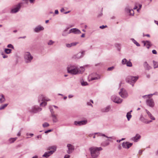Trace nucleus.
Masks as SVG:
<instances>
[{"mask_svg":"<svg viewBox=\"0 0 158 158\" xmlns=\"http://www.w3.org/2000/svg\"><path fill=\"white\" fill-rule=\"evenodd\" d=\"M125 10L126 11L129 13L130 15H133L134 14V11L132 9L126 8L125 9Z\"/></svg>","mask_w":158,"mask_h":158,"instance_id":"nucleus-26","label":"nucleus"},{"mask_svg":"<svg viewBox=\"0 0 158 158\" xmlns=\"http://www.w3.org/2000/svg\"><path fill=\"white\" fill-rule=\"evenodd\" d=\"M94 135V134L93 133L90 134L89 135V136L91 137Z\"/></svg>","mask_w":158,"mask_h":158,"instance_id":"nucleus-62","label":"nucleus"},{"mask_svg":"<svg viewBox=\"0 0 158 158\" xmlns=\"http://www.w3.org/2000/svg\"><path fill=\"white\" fill-rule=\"evenodd\" d=\"M132 145V143L129 142H124L123 143L122 145L123 147L125 148H129Z\"/></svg>","mask_w":158,"mask_h":158,"instance_id":"nucleus-12","label":"nucleus"},{"mask_svg":"<svg viewBox=\"0 0 158 158\" xmlns=\"http://www.w3.org/2000/svg\"><path fill=\"white\" fill-rule=\"evenodd\" d=\"M55 13L56 14H58L59 13L58 10H55Z\"/></svg>","mask_w":158,"mask_h":158,"instance_id":"nucleus-60","label":"nucleus"},{"mask_svg":"<svg viewBox=\"0 0 158 158\" xmlns=\"http://www.w3.org/2000/svg\"><path fill=\"white\" fill-rule=\"evenodd\" d=\"M64 10V9L63 8L61 9L60 10V11L61 12H63Z\"/></svg>","mask_w":158,"mask_h":158,"instance_id":"nucleus-64","label":"nucleus"},{"mask_svg":"<svg viewBox=\"0 0 158 158\" xmlns=\"http://www.w3.org/2000/svg\"><path fill=\"white\" fill-rule=\"evenodd\" d=\"M17 138H11L9 139V141L10 143H13L17 139Z\"/></svg>","mask_w":158,"mask_h":158,"instance_id":"nucleus-37","label":"nucleus"},{"mask_svg":"<svg viewBox=\"0 0 158 158\" xmlns=\"http://www.w3.org/2000/svg\"><path fill=\"white\" fill-rule=\"evenodd\" d=\"M114 66H112L111 67H109L107 69V70L108 71H112L114 69Z\"/></svg>","mask_w":158,"mask_h":158,"instance_id":"nucleus-47","label":"nucleus"},{"mask_svg":"<svg viewBox=\"0 0 158 158\" xmlns=\"http://www.w3.org/2000/svg\"><path fill=\"white\" fill-rule=\"evenodd\" d=\"M44 101H49L50 100L48 98H47L45 97H44Z\"/></svg>","mask_w":158,"mask_h":158,"instance_id":"nucleus-52","label":"nucleus"},{"mask_svg":"<svg viewBox=\"0 0 158 158\" xmlns=\"http://www.w3.org/2000/svg\"><path fill=\"white\" fill-rule=\"evenodd\" d=\"M54 153V151H49L45 152L43 155V157H45L46 158H48L50 156Z\"/></svg>","mask_w":158,"mask_h":158,"instance_id":"nucleus-14","label":"nucleus"},{"mask_svg":"<svg viewBox=\"0 0 158 158\" xmlns=\"http://www.w3.org/2000/svg\"><path fill=\"white\" fill-rule=\"evenodd\" d=\"M99 134L100 135V136H104V137H105L106 138H107L108 139H115L114 137H113V136L108 137V136H107L106 135H105L103 134L99 133Z\"/></svg>","mask_w":158,"mask_h":158,"instance_id":"nucleus-29","label":"nucleus"},{"mask_svg":"<svg viewBox=\"0 0 158 158\" xmlns=\"http://www.w3.org/2000/svg\"><path fill=\"white\" fill-rule=\"evenodd\" d=\"M143 66L145 69L146 70H149L152 68V67L146 61L143 63Z\"/></svg>","mask_w":158,"mask_h":158,"instance_id":"nucleus-19","label":"nucleus"},{"mask_svg":"<svg viewBox=\"0 0 158 158\" xmlns=\"http://www.w3.org/2000/svg\"><path fill=\"white\" fill-rule=\"evenodd\" d=\"M68 72L71 74L75 75L77 74L79 72L80 73H81V71L79 72L76 67V68L72 69H71V71L70 70L69 71H68Z\"/></svg>","mask_w":158,"mask_h":158,"instance_id":"nucleus-13","label":"nucleus"},{"mask_svg":"<svg viewBox=\"0 0 158 158\" xmlns=\"http://www.w3.org/2000/svg\"><path fill=\"white\" fill-rule=\"evenodd\" d=\"M126 65L128 67H132V64L131 62L129 60V61H127V63H126Z\"/></svg>","mask_w":158,"mask_h":158,"instance_id":"nucleus-38","label":"nucleus"},{"mask_svg":"<svg viewBox=\"0 0 158 158\" xmlns=\"http://www.w3.org/2000/svg\"><path fill=\"white\" fill-rule=\"evenodd\" d=\"M138 78L137 77L129 76L126 78V81L127 82L130 84L133 87L134 85V84L136 82Z\"/></svg>","mask_w":158,"mask_h":158,"instance_id":"nucleus-2","label":"nucleus"},{"mask_svg":"<svg viewBox=\"0 0 158 158\" xmlns=\"http://www.w3.org/2000/svg\"><path fill=\"white\" fill-rule=\"evenodd\" d=\"M110 144L109 142L106 140L105 142L102 143V145L103 146L106 147L109 145Z\"/></svg>","mask_w":158,"mask_h":158,"instance_id":"nucleus-33","label":"nucleus"},{"mask_svg":"<svg viewBox=\"0 0 158 158\" xmlns=\"http://www.w3.org/2000/svg\"><path fill=\"white\" fill-rule=\"evenodd\" d=\"M55 43V42L50 40L48 43V44L49 45H52Z\"/></svg>","mask_w":158,"mask_h":158,"instance_id":"nucleus-41","label":"nucleus"},{"mask_svg":"<svg viewBox=\"0 0 158 158\" xmlns=\"http://www.w3.org/2000/svg\"><path fill=\"white\" fill-rule=\"evenodd\" d=\"M80 68H81L82 71H85V69L83 67H81Z\"/></svg>","mask_w":158,"mask_h":158,"instance_id":"nucleus-61","label":"nucleus"},{"mask_svg":"<svg viewBox=\"0 0 158 158\" xmlns=\"http://www.w3.org/2000/svg\"><path fill=\"white\" fill-rule=\"evenodd\" d=\"M42 109L41 108L37 106H34L32 107L31 109L29 110L30 112L35 113L41 111Z\"/></svg>","mask_w":158,"mask_h":158,"instance_id":"nucleus-5","label":"nucleus"},{"mask_svg":"<svg viewBox=\"0 0 158 158\" xmlns=\"http://www.w3.org/2000/svg\"><path fill=\"white\" fill-rule=\"evenodd\" d=\"M84 53L85 51L79 52L75 55L73 57L79 59L83 56L84 55Z\"/></svg>","mask_w":158,"mask_h":158,"instance_id":"nucleus-16","label":"nucleus"},{"mask_svg":"<svg viewBox=\"0 0 158 158\" xmlns=\"http://www.w3.org/2000/svg\"><path fill=\"white\" fill-rule=\"evenodd\" d=\"M147 105L151 107H153L155 105L153 100L152 98H149L146 101Z\"/></svg>","mask_w":158,"mask_h":158,"instance_id":"nucleus-8","label":"nucleus"},{"mask_svg":"<svg viewBox=\"0 0 158 158\" xmlns=\"http://www.w3.org/2000/svg\"><path fill=\"white\" fill-rule=\"evenodd\" d=\"M87 105L88 106H91L92 107L93 106V105L90 102H88L87 103Z\"/></svg>","mask_w":158,"mask_h":158,"instance_id":"nucleus-59","label":"nucleus"},{"mask_svg":"<svg viewBox=\"0 0 158 158\" xmlns=\"http://www.w3.org/2000/svg\"><path fill=\"white\" fill-rule=\"evenodd\" d=\"M126 117L128 121H129L131 118L132 116L130 112L127 113L126 115Z\"/></svg>","mask_w":158,"mask_h":158,"instance_id":"nucleus-31","label":"nucleus"},{"mask_svg":"<svg viewBox=\"0 0 158 158\" xmlns=\"http://www.w3.org/2000/svg\"><path fill=\"white\" fill-rule=\"evenodd\" d=\"M42 125L45 128L48 127L49 126V124L48 123L45 122Z\"/></svg>","mask_w":158,"mask_h":158,"instance_id":"nucleus-40","label":"nucleus"},{"mask_svg":"<svg viewBox=\"0 0 158 158\" xmlns=\"http://www.w3.org/2000/svg\"><path fill=\"white\" fill-rule=\"evenodd\" d=\"M110 109V106H108L102 109H101V111L102 112H107L109 111Z\"/></svg>","mask_w":158,"mask_h":158,"instance_id":"nucleus-22","label":"nucleus"},{"mask_svg":"<svg viewBox=\"0 0 158 158\" xmlns=\"http://www.w3.org/2000/svg\"><path fill=\"white\" fill-rule=\"evenodd\" d=\"M7 47L9 48H11L12 49H14V46L11 44H9L7 45Z\"/></svg>","mask_w":158,"mask_h":158,"instance_id":"nucleus-48","label":"nucleus"},{"mask_svg":"<svg viewBox=\"0 0 158 158\" xmlns=\"http://www.w3.org/2000/svg\"><path fill=\"white\" fill-rule=\"evenodd\" d=\"M152 120H150V121H145V122H144V123H147V124H148L152 122Z\"/></svg>","mask_w":158,"mask_h":158,"instance_id":"nucleus-58","label":"nucleus"},{"mask_svg":"<svg viewBox=\"0 0 158 158\" xmlns=\"http://www.w3.org/2000/svg\"><path fill=\"white\" fill-rule=\"evenodd\" d=\"M67 147L68 148V150L67 152L69 154L71 153L74 149V146L70 144H68L67 145Z\"/></svg>","mask_w":158,"mask_h":158,"instance_id":"nucleus-11","label":"nucleus"},{"mask_svg":"<svg viewBox=\"0 0 158 158\" xmlns=\"http://www.w3.org/2000/svg\"><path fill=\"white\" fill-rule=\"evenodd\" d=\"M2 54L3 56V58H6L8 56L7 55H5L3 53H2Z\"/></svg>","mask_w":158,"mask_h":158,"instance_id":"nucleus-51","label":"nucleus"},{"mask_svg":"<svg viewBox=\"0 0 158 158\" xmlns=\"http://www.w3.org/2000/svg\"><path fill=\"white\" fill-rule=\"evenodd\" d=\"M153 67L154 69H155L158 67V62L155 61L154 60H153Z\"/></svg>","mask_w":158,"mask_h":158,"instance_id":"nucleus-30","label":"nucleus"},{"mask_svg":"<svg viewBox=\"0 0 158 158\" xmlns=\"http://www.w3.org/2000/svg\"><path fill=\"white\" fill-rule=\"evenodd\" d=\"M81 85L83 86L86 85H88V83L86 82L83 81L81 82Z\"/></svg>","mask_w":158,"mask_h":158,"instance_id":"nucleus-44","label":"nucleus"},{"mask_svg":"<svg viewBox=\"0 0 158 158\" xmlns=\"http://www.w3.org/2000/svg\"><path fill=\"white\" fill-rule=\"evenodd\" d=\"M56 148L55 146H52L48 147L47 148V150H51V151H54V152L56 150Z\"/></svg>","mask_w":158,"mask_h":158,"instance_id":"nucleus-28","label":"nucleus"},{"mask_svg":"<svg viewBox=\"0 0 158 158\" xmlns=\"http://www.w3.org/2000/svg\"><path fill=\"white\" fill-rule=\"evenodd\" d=\"M143 151L142 150H139V155H141L142 154Z\"/></svg>","mask_w":158,"mask_h":158,"instance_id":"nucleus-57","label":"nucleus"},{"mask_svg":"<svg viewBox=\"0 0 158 158\" xmlns=\"http://www.w3.org/2000/svg\"><path fill=\"white\" fill-rule=\"evenodd\" d=\"M49 109L50 110V111L51 113V115L52 114H55L54 112L53 111V109L52 108V106H49Z\"/></svg>","mask_w":158,"mask_h":158,"instance_id":"nucleus-39","label":"nucleus"},{"mask_svg":"<svg viewBox=\"0 0 158 158\" xmlns=\"http://www.w3.org/2000/svg\"><path fill=\"white\" fill-rule=\"evenodd\" d=\"M127 61V60L126 59H123L122 60V64L123 65L126 64Z\"/></svg>","mask_w":158,"mask_h":158,"instance_id":"nucleus-42","label":"nucleus"},{"mask_svg":"<svg viewBox=\"0 0 158 158\" xmlns=\"http://www.w3.org/2000/svg\"><path fill=\"white\" fill-rule=\"evenodd\" d=\"M11 50L10 49L6 48L5 49V52L7 54H9L11 53Z\"/></svg>","mask_w":158,"mask_h":158,"instance_id":"nucleus-36","label":"nucleus"},{"mask_svg":"<svg viewBox=\"0 0 158 158\" xmlns=\"http://www.w3.org/2000/svg\"><path fill=\"white\" fill-rule=\"evenodd\" d=\"M70 157V155H66L64 156V158H69Z\"/></svg>","mask_w":158,"mask_h":158,"instance_id":"nucleus-56","label":"nucleus"},{"mask_svg":"<svg viewBox=\"0 0 158 158\" xmlns=\"http://www.w3.org/2000/svg\"><path fill=\"white\" fill-rule=\"evenodd\" d=\"M152 52L153 54H157V52L155 50H153L152 51Z\"/></svg>","mask_w":158,"mask_h":158,"instance_id":"nucleus-53","label":"nucleus"},{"mask_svg":"<svg viewBox=\"0 0 158 158\" xmlns=\"http://www.w3.org/2000/svg\"><path fill=\"white\" fill-rule=\"evenodd\" d=\"M8 105V104L7 103L2 105L0 106V110H1L4 109Z\"/></svg>","mask_w":158,"mask_h":158,"instance_id":"nucleus-35","label":"nucleus"},{"mask_svg":"<svg viewBox=\"0 0 158 158\" xmlns=\"http://www.w3.org/2000/svg\"><path fill=\"white\" fill-rule=\"evenodd\" d=\"M140 138L141 136L139 135L136 134L135 136L131 138V139L135 142H137Z\"/></svg>","mask_w":158,"mask_h":158,"instance_id":"nucleus-18","label":"nucleus"},{"mask_svg":"<svg viewBox=\"0 0 158 158\" xmlns=\"http://www.w3.org/2000/svg\"><path fill=\"white\" fill-rule=\"evenodd\" d=\"M131 40L134 44H135L137 46L139 47L140 46V44L134 39H131Z\"/></svg>","mask_w":158,"mask_h":158,"instance_id":"nucleus-34","label":"nucleus"},{"mask_svg":"<svg viewBox=\"0 0 158 158\" xmlns=\"http://www.w3.org/2000/svg\"><path fill=\"white\" fill-rule=\"evenodd\" d=\"M26 135L27 136L28 135H30V136H33L34 135V134L32 133H27L26 134Z\"/></svg>","mask_w":158,"mask_h":158,"instance_id":"nucleus-55","label":"nucleus"},{"mask_svg":"<svg viewBox=\"0 0 158 158\" xmlns=\"http://www.w3.org/2000/svg\"><path fill=\"white\" fill-rule=\"evenodd\" d=\"M150 96V94H148V95H144V96H142V97L144 98H149V96Z\"/></svg>","mask_w":158,"mask_h":158,"instance_id":"nucleus-46","label":"nucleus"},{"mask_svg":"<svg viewBox=\"0 0 158 158\" xmlns=\"http://www.w3.org/2000/svg\"><path fill=\"white\" fill-rule=\"evenodd\" d=\"M145 111L146 113L147 114L148 117L150 118L152 120H155V118L152 115V114L149 112L148 110H145Z\"/></svg>","mask_w":158,"mask_h":158,"instance_id":"nucleus-20","label":"nucleus"},{"mask_svg":"<svg viewBox=\"0 0 158 158\" xmlns=\"http://www.w3.org/2000/svg\"><path fill=\"white\" fill-rule=\"evenodd\" d=\"M89 81H93L95 80H98L100 78V76L96 73H93L89 76Z\"/></svg>","mask_w":158,"mask_h":158,"instance_id":"nucleus-4","label":"nucleus"},{"mask_svg":"<svg viewBox=\"0 0 158 158\" xmlns=\"http://www.w3.org/2000/svg\"><path fill=\"white\" fill-rule=\"evenodd\" d=\"M74 124L76 126H81L80 123H79V121H75Z\"/></svg>","mask_w":158,"mask_h":158,"instance_id":"nucleus-45","label":"nucleus"},{"mask_svg":"<svg viewBox=\"0 0 158 158\" xmlns=\"http://www.w3.org/2000/svg\"><path fill=\"white\" fill-rule=\"evenodd\" d=\"M102 150L101 147H91L89 148L91 156L93 158H96L99 154V151Z\"/></svg>","mask_w":158,"mask_h":158,"instance_id":"nucleus-1","label":"nucleus"},{"mask_svg":"<svg viewBox=\"0 0 158 158\" xmlns=\"http://www.w3.org/2000/svg\"><path fill=\"white\" fill-rule=\"evenodd\" d=\"M52 131V129H50V130H47V131H45V133H48L49 132H50Z\"/></svg>","mask_w":158,"mask_h":158,"instance_id":"nucleus-50","label":"nucleus"},{"mask_svg":"<svg viewBox=\"0 0 158 158\" xmlns=\"http://www.w3.org/2000/svg\"><path fill=\"white\" fill-rule=\"evenodd\" d=\"M21 7V3H19L15 7L12 9L11 10V13H15L19 11Z\"/></svg>","mask_w":158,"mask_h":158,"instance_id":"nucleus-10","label":"nucleus"},{"mask_svg":"<svg viewBox=\"0 0 158 158\" xmlns=\"http://www.w3.org/2000/svg\"><path fill=\"white\" fill-rule=\"evenodd\" d=\"M79 123L81 125L86 124L87 123V120H84L81 121H79Z\"/></svg>","mask_w":158,"mask_h":158,"instance_id":"nucleus-32","label":"nucleus"},{"mask_svg":"<svg viewBox=\"0 0 158 158\" xmlns=\"http://www.w3.org/2000/svg\"><path fill=\"white\" fill-rule=\"evenodd\" d=\"M119 94L122 98H127L128 96L127 92L123 88L121 89L120 91L119 92Z\"/></svg>","mask_w":158,"mask_h":158,"instance_id":"nucleus-9","label":"nucleus"},{"mask_svg":"<svg viewBox=\"0 0 158 158\" xmlns=\"http://www.w3.org/2000/svg\"><path fill=\"white\" fill-rule=\"evenodd\" d=\"M78 44V42H74L70 44H66V46L67 48H70L72 47L76 46Z\"/></svg>","mask_w":158,"mask_h":158,"instance_id":"nucleus-21","label":"nucleus"},{"mask_svg":"<svg viewBox=\"0 0 158 158\" xmlns=\"http://www.w3.org/2000/svg\"><path fill=\"white\" fill-rule=\"evenodd\" d=\"M76 68V66L73 65H69L68 66L67 69L68 72L70 70L71 71V69H73V68Z\"/></svg>","mask_w":158,"mask_h":158,"instance_id":"nucleus-27","label":"nucleus"},{"mask_svg":"<svg viewBox=\"0 0 158 158\" xmlns=\"http://www.w3.org/2000/svg\"><path fill=\"white\" fill-rule=\"evenodd\" d=\"M142 42L144 44V46H146L148 49H149L152 45L151 43L149 41H143Z\"/></svg>","mask_w":158,"mask_h":158,"instance_id":"nucleus-15","label":"nucleus"},{"mask_svg":"<svg viewBox=\"0 0 158 158\" xmlns=\"http://www.w3.org/2000/svg\"><path fill=\"white\" fill-rule=\"evenodd\" d=\"M69 28H66L62 32V35L63 36H66L68 34L71 33L70 32V31L69 32L68 31V30Z\"/></svg>","mask_w":158,"mask_h":158,"instance_id":"nucleus-24","label":"nucleus"},{"mask_svg":"<svg viewBox=\"0 0 158 158\" xmlns=\"http://www.w3.org/2000/svg\"><path fill=\"white\" fill-rule=\"evenodd\" d=\"M143 36H147L148 37H149L150 36V35L149 34H146L145 35H143Z\"/></svg>","mask_w":158,"mask_h":158,"instance_id":"nucleus-63","label":"nucleus"},{"mask_svg":"<svg viewBox=\"0 0 158 158\" xmlns=\"http://www.w3.org/2000/svg\"><path fill=\"white\" fill-rule=\"evenodd\" d=\"M111 99L114 102L116 103H120L122 102V99L115 95L112 96L111 97Z\"/></svg>","mask_w":158,"mask_h":158,"instance_id":"nucleus-7","label":"nucleus"},{"mask_svg":"<svg viewBox=\"0 0 158 158\" xmlns=\"http://www.w3.org/2000/svg\"><path fill=\"white\" fill-rule=\"evenodd\" d=\"M107 26L106 25L104 26V25H102L100 26L99 27L101 29H103L105 28L106 27H107Z\"/></svg>","mask_w":158,"mask_h":158,"instance_id":"nucleus-49","label":"nucleus"},{"mask_svg":"<svg viewBox=\"0 0 158 158\" xmlns=\"http://www.w3.org/2000/svg\"><path fill=\"white\" fill-rule=\"evenodd\" d=\"M157 94V92H155L154 93H153V94H150V96L152 97V96L154 95H158V94Z\"/></svg>","mask_w":158,"mask_h":158,"instance_id":"nucleus-54","label":"nucleus"},{"mask_svg":"<svg viewBox=\"0 0 158 158\" xmlns=\"http://www.w3.org/2000/svg\"><path fill=\"white\" fill-rule=\"evenodd\" d=\"M44 28L43 27L39 26L36 27L35 29V32H38L41 31L43 30Z\"/></svg>","mask_w":158,"mask_h":158,"instance_id":"nucleus-23","label":"nucleus"},{"mask_svg":"<svg viewBox=\"0 0 158 158\" xmlns=\"http://www.w3.org/2000/svg\"><path fill=\"white\" fill-rule=\"evenodd\" d=\"M70 32L76 34H80L81 33L80 31L78 29L74 28L71 29L70 30Z\"/></svg>","mask_w":158,"mask_h":158,"instance_id":"nucleus-17","label":"nucleus"},{"mask_svg":"<svg viewBox=\"0 0 158 158\" xmlns=\"http://www.w3.org/2000/svg\"><path fill=\"white\" fill-rule=\"evenodd\" d=\"M5 100V99L4 97V96L2 95L1 96V98H0V102L2 103L4 102Z\"/></svg>","mask_w":158,"mask_h":158,"instance_id":"nucleus-43","label":"nucleus"},{"mask_svg":"<svg viewBox=\"0 0 158 158\" xmlns=\"http://www.w3.org/2000/svg\"><path fill=\"white\" fill-rule=\"evenodd\" d=\"M52 118V121L53 123H56L57 122L58 120L56 117V115L55 114L51 115Z\"/></svg>","mask_w":158,"mask_h":158,"instance_id":"nucleus-25","label":"nucleus"},{"mask_svg":"<svg viewBox=\"0 0 158 158\" xmlns=\"http://www.w3.org/2000/svg\"><path fill=\"white\" fill-rule=\"evenodd\" d=\"M44 97L43 95H40L38 97V102H40V101H42V102L40 103V106H45L47 105V102L45 101H44Z\"/></svg>","mask_w":158,"mask_h":158,"instance_id":"nucleus-6","label":"nucleus"},{"mask_svg":"<svg viewBox=\"0 0 158 158\" xmlns=\"http://www.w3.org/2000/svg\"><path fill=\"white\" fill-rule=\"evenodd\" d=\"M24 61L27 63H31L33 58V57L29 52H25L24 53Z\"/></svg>","mask_w":158,"mask_h":158,"instance_id":"nucleus-3","label":"nucleus"}]
</instances>
